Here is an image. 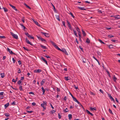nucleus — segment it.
I'll return each instance as SVG.
<instances>
[{
  "label": "nucleus",
  "mask_w": 120,
  "mask_h": 120,
  "mask_svg": "<svg viewBox=\"0 0 120 120\" xmlns=\"http://www.w3.org/2000/svg\"><path fill=\"white\" fill-rule=\"evenodd\" d=\"M50 42L52 43V45H53L56 49H57L59 50H61V49L59 48L57 45H56L54 42L52 41H50Z\"/></svg>",
  "instance_id": "1"
},
{
  "label": "nucleus",
  "mask_w": 120,
  "mask_h": 120,
  "mask_svg": "<svg viewBox=\"0 0 120 120\" xmlns=\"http://www.w3.org/2000/svg\"><path fill=\"white\" fill-rule=\"evenodd\" d=\"M36 36L39 40H40L42 41H44L45 42H46V40L45 39L43 38L42 37H40V36H38L37 35Z\"/></svg>",
  "instance_id": "2"
},
{
  "label": "nucleus",
  "mask_w": 120,
  "mask_h": 120,
  "mask_svg": "<svg viewBox=\"0 0 120 120\" xmlns=\"http://www.w3.org/2000/svg\"><path fill=\"white\" fill-rule=\"evenodd\" d=\"M11 34L14 38L16 39H18V36L16 34H14L12 32L11 33Z\"/></svg>",
  "instance_id": "3"
},
{
  "label": "nucleus",
  "mask_w": 120,
  "mask_h": 120,
  "mask_svg": "<svg viewBox=\"0 0 120 120\" xmlns=\"http://www.w3.org/2000/svg\"><path fill=\"white\" fill-rule=\"evenodd\" d=\"M41 33L43 35H44L45 36L47 37H49V35L48 34L46 33L43 32H41Z\"/></svg>",
  "instance_id": "4"
},
{
  "label": "nucleus",
  "mask_w": 120,
  "mask_h": 120,
  "mask_svg": "<svg viewBox=\"0 0 120 120\" xmlns=\"http://www.w3.org/2000/svg\"><path fill=\"white\" fill-rule=\"evenodd\" d=\"M109 97V98L111 99V101H113L114 102H115V101L113 98L111 96L110 94H108L107 93Z\"/></svg>",
  "instance_id": "5"
},
{
  "label": "nucleus",
  "mask_w": 120,
  "mask_h": 120,
  "mask_svg": "<svg viewBox=\"0 0 120 120\" xmlns=\"http://www.w3.org/2000/svg\"><path fill=\"white\" fill-rule=\"evenodd\" d=\"M8 51L11 54H13L15 55L16 54L14 53H13L12 51L11 50V49L9 48H7Z\"/></svg>",
  "instance_id": "6"
},
{
  "label": "nucleus",
  "mask_w": 120,
  "mask_h": 120,
  "mask_svg": "<svg viewBox=\"0 0 120 120\" xmlns=\"http://www.w3.org/2000/svg\"><path fill=\"white\" fill-rule=\"evenodd\" d=\"M41 71V70L40 69L36 70L34 71V73H40Z\"/></svg>",
  "instance_id": "7"
},
{
  "label": "nucleus",
  "mask_w": 120,
  "mask_h": 120,
  "mask_svg": "<svg viewBox=\"0 0 120 120\" xmlns=\"http://www.w3.org/2000/svg\"><path fill=\"white\" fill-rule=\"evenodd\" d=\"M9 5L11 7H12V8H13L14 10H15L16 11H18V10H17V9H16V7L11 5L10 4H9Z\"/></svg>",
  "instance_id": "8"
},
{
  "label": "nucleus",
  "mask_w": 120,
  "mask_h": 120,
  "mask_svg": "<svg viewBox=\"0 0 120 120\" xmlns=\"http://www.w3.org/2000/svg\"><path fill=\"white\" fill-rule=\"evenodd\" d=\"M45 82V79H43L41 81V86L43 85V84Z\"/></svg>",
  "instance_id": "9"
},
{
  "label": "nucleus",
  "mask_w": 120,
  "mask_h": 120,
  "mask_svg": "<svg viewBox=\"0 0 120 120\" xmlns=\"http://www.w3.org/2000/svg\"><path fill=\"white\" fill-rule=\"evenodd\" d=\"M41 59L42 60L45 62V63L47 65V62L46 60L45 59V58L43 57H41Z\"/></svg>",
  "instance_id": "10"
},
{
  "label": "nucleus",
  "mask_w": 120,
  "mask_h": 120,
  "mask_svg": "<svg viewBox=\"0 0 120 120\" xmlns=\"http://www.w3.org/2000/svg\"><path fill=\"white\" fill-rule=\"evenodd\" d=\"M82 59L83 63H86V59L83 57H82Z\"/></svg>",
  "instance_id": "11"
},
{
  "label": "nucleus",
  "mask_w": 120,
  "mask_h": 120,
  "mask_svg": "<svg viewBox=\"0 0 120 120\" xmlns=\"http://www.w3.org/2000/svg\"><path fill=\"white\" fill-rule=\"evenodd\" d=\"M40 46L41 47V48L43 49H47V48H46V47L45 46H44L43 45H42L41 44H40Z\"/></svg>",
  "instance_id": "12"
},
{
  "label": "nucleus",
  "mask_w": 120,
  "mask_h": 120,
  "mask_svg": "<svg viewBox=\"0 0 120 120\" xmlns=\"http://www.w3.org/2000/svg\"><path fill=\"white\" fill-rule=\"evenodd\" d=\"M75 28L76 29L77 31H78V34L80 33V32H81L80 31V30H79V28L78 27H76Z\"/></svg>",
  "instance_id": "13"
},
{
  "label": "nucleus",
  "mask_w": 120,
  "mask_h": 120,
  "mask_svg": "<svg viewBox=\"0 0 120 120\" xmlns=\"http://www.w3.org/2000/svg\"><path fill=\"white\" fill-rule=\"evenodd\" d=\"M64 79L66 81L70 79V78L69 77H65Z\"/></svg>",
  "instance_id": "14"
},
{
  "label": "nucleus",
  "mask_w": 120,
  "mask_h": 120,
  "mask_svg": "<svg viewBox=\"0 0 120 120\" xmlns=\"http://www.w3.org/2000/svg\"><path fill=\"white\" fill-rule=\"evenodd\" d=\"M0 75L1 77L2 78H4L5 76V74L4 73H1Z\"/></svg>",
  "instance_id": "15"
},
{
  "label": "nucleus",
  "mask_w": 120,
  "mask_h": 120,
  "mask_svg": "<svg viewBox=\"0 0 120 120\" xmlns=\"http://www.w3.org/2000/svg\"><path fill=\"white\" fill-rule=\"evenodd\" d=\"M107 45L110 49H112L113 47V45Z\"/></svg>",
  "instance_id": "16"
},
{
  "label": "nucleus",
  "mask_w": 120,
  "mask_h": 120,
  "mask_svg": "<svg viewBox=\"0 0 120 120\" xmlns=\"http://www.w3.org/2000/svg\"><path fill=\"white\" fill-rule=\"evenodd\" d=\"M82 32L83 36L84 37L86 36V34L85 33V31L83 30H82Z\"/></svg>",
  "instance_id": "17"
},
{
  "label": "nucleus",
  "mask_w": 120,
  "mask_h": 120,
  "mask_svg": "<svg viewBox=\"0 0 120 120\" xmlns=\"http://www.w3.org/2000/svg\"><path fill=\"white\" fill-rule=\"evenodd\" d=\"M96 107H90V109L92 111H94V110H97L96 109Z\"/></svg>",
  "instance_id": "18"
},
{
  "label": "nucleus",
  "mask_w": 120,
  "mask_h": 120,
  "mask_svg": "<svg viewBox=\"0 0 120 120\" xmlns=\"http://www.w3.org/2000/svg\"><path fill=\"white\" fill-rule=\"evenodd\" d=\"M41 88V89H42V91L43 92L42 94H45V90L43 87H42Z\"/></svg>",
  "instance_id": "19"
},
{
  "label": "nucleus",
  "mask_w": 120,
  "mask_h": 120,
  "mask_svg": "<svg viewBox=\"0 0 120 120\" xmlns=\"http://www.w3.org/2000/svg\"><path fill=\"white\" fill-rule=\"evenodd\" d=\"M63 52L66 55H68V54L67 52L66 51V49H64V50H63Z\"/></svg>",
  "instance_id": "20"
},
{
  "label": "nucleus",
  "mask_w": 120,
  "mask_h": 120,
  "mask_svg": "<svg viewBox=\"0 0 120 120\" xmlns=\"http://www.w3.org/2000/svg\"><path fill=\"white\" fill-rule=\"evenodd\" d=\"M9 105V103H7L6 104L4 105V106L5 108H7Z\"/></svg>",
  "instance_id": "21"
},
{
  "label": "nucleus",
  "mask_w": 120,
  "mask_h": 120,
  "mask_svg": "<svg viewBox=\"0 0 120 120\" xmlns=\"http://www.w3.org/2000/svg\"><path fill=\"white\" fill-rule=\"evenodd\" d=\"M86 42L88 43H90V40L88 38H87L86 41Z\"/></svg>",
  "instance_id": "22"
},
{
  "label": "nucleus",
  "mask_w": 120,
  "mask_h": 120,
  "mask_svg": "<svg viewBox=\"0 0 120 120\" xmlns=\"http://www.w3.org/2000/svg\"><path fill=\"white\" fill-rule=\"evenodd\" d=\"M73 30V31L74 34L76 37H78V36L77 35V33L76 31L74 29Z\"/></svg>",
  "instance_id": "23"
},
{
  "label": "nucleus",
  "mask_w": 120,
  "mask_h": 120,
  "mask_svg": "<svg viewBox=\"0 0 120 120\" xmlns=\"http://www.w3.org/2000/svg\"><path fill=\"white\" fill-rule=\"evenodd\" d=\"M51 4L52 5V6L53 7L54 11L55 12H56V10L54 6L53 5V4L52 3H51Z\"/></svg>",
  "instance_id": "24"
},
{
  "label": "nucleus",
  "mask_w": 120,
  "mask_h": 120,
  "mask_svg": "<svg viewBox=\"0 0 120 120\" xmlns=\"http://www.w3.org/2000/svg\"><path fill=\"white\" fill-rule=\"evenodd\" d=\"M93 58H94V59L95 60H96V61H97L98 62L99 64V65H100V63H99V61L94 56H93Z\"/></svg>",
  "instance_id": "25"
},
{
  "label": "nucleus",
  "mask_w": 120,
  "mask_h": 120,
  "mask_svg": "<svg viewBox=\"0 0 120 120\" xmlns=\"http://www.w3.org/2000/svg\"><path fill=\"white\" fill-rule=\"evenodd\" d=\"M68 116L69 117V119L70 120H71L72 118V115L71 114H69L68 115Z\"/></svg>",
  "instance_id": "26"
},
{
  "label": "nucleus",
  "mask_w": 120,
  "mask_h": 120,
  "mask_svg": "<svg viewBox=\"0 0 120 120\" xmlns=\"http://www.w3.org/2000/svg\"><path fill=\"white\" fill-rule=\"evenodd\" d=\"M78 8L80 10H86L85 8H84V7H78Z\"/></svg>",
  "instance_id": "27"
},
{
  "label": "nucleus",
  "mask_w": 120,
  "mask_h": 120,
  "mask_svg": "<svg viewBox=\"0 0 120 120\" xmlns=\"http://www.w3.org/2000/svg\"><path fill=\"white\" fill-rule=\"evenodd\" d=\"M115 19H119L120 18V16L119 15H118L117 16H115Z\"/></svg>",
  "instance_id": "28"
},
{
  "label": "nucleus",
  "mask_w": 120,
  "mask_h": 120,
  "mask_svg": "<svg viewBox=\"0 0 120 120\" xmlns=\"http://www.w3.org/2000/svg\"><path fill=\"white\" fill-rule=\"evenodd\" d=\"M2 9H4V11L5 12H7L8 11V10L6 8L3 7Z\"/></svg>",
  "instance_id": "29"
},
{
  "label": "nucleus",
  "mask_w": 120,
  "mask_h": 120,
  "mask_svg": "<svg viewBox=\"0 0 120 120\" xmlns=\"http://www.w3.org/2000/svg\"><path fill=\"white\" fill-rule=\"evenodd\" d=\"M33 21L35 22V23L38 26H39L40 25L39 24L38 22H37L34 21V20H33Z\"/></svg>",
  "instance_id": "30"
},
{
  "label": "nucleus",
  "mask_w": 120,
  "mask_h": 120,
  "mask_svg": "<svg viewBox=\"0 0 120 120\" xmlns=\"http://www.w3.org/2000/svg\"><path fill=\"white\" fill-rule=\"evenodd\" d=\"M117 79V78L116 77L115 75H114L113 77V80L115 82Z\"/></svg>",
  "instance_id": "31"
},
{
  "label": "nucleus",
  "mask_w": 120,
  "mask_h": 120,
  "mask_svg": "<svg viewBox=\"0 0 120 120\" xmlns=\"http://www.w3.org/2000/svg\"><path fill=\"white\" fill-rule=\"evenodd\" d=\"M56 18L59 21H60V17H59V15H57V16L56 15Z\"/></svg>",
  "instance_id": "32"
},
{
  "label": "nucleus",
  "mask_w": 120,
  "mask_h": 120,
  "mask_svg": "<svg viewBox=\"0 0 120 120\" xmlns=\"http://www.w3.org/2000/svg\"><path fill=\"white\" fill-rule=\"evenodd\" d=\"M24 5H25L27 8H29L30 9H31V8L29 7V6L27 5L25 3Z\"/></svg>",
  "instance_id": "33"
},
{
  "label": "nucleus",
  "mask_w": 120,
  "mask_h": 120,
  "mask_svg": "<svg viewBox=\"0 0 120 120\" xmlns=\"http://www.w3.org/2000/svg\"><path fill=\"white\" fill-rule=\"evenodd\" d=\"M20 25L22 26V27L23 28L24 30L25 29H26V27L24 26L22 24H20Z\"/></svg>",
  "instance_id": "34"
},
{
  "label": "nucleus",
  "mask_w": 120,
  "mask_h": 120,
  "mask_svg": "<svg viewBox=\"0 0 120 120\" xmlns=\"http://www.w3.org/2000/svg\"><path fill=\"white\" fill-rule=\"evenodd\" d=\"M99 41L101 43H102L103 44H105V43L102 41L101 39H98Z\"/></svg>",
  "instance_id": "35"
},
{
  "label": "nucleus",
  "mask_w": 120,
  "mask_h": 120,
  "mask_svg": "<svg viewBox=\"0 0 120 120\" xmlns=\"http://www.w3.org/2000/svg\"><path fill=\"white\" fill-rule=\"evenodd\" d=\"M5 115L7 116V117H9L10 116V115L9 113H5Z\"/></svg>",
  "instance_id": "36"
},
{
  "label": "nucleus",
  "mask_w": 120,
  "mask_h": 120,
  "mask_svg": "<svg viewBox=\"0 0 120 120\" xmlns=\"http://www.w3.org/2000/svg\"><path fill=\"white\" fill-rule=\"evenodd\" d=\"M108 37L109 38H111L112 37H114V36L112 35L111 34H109L108 35Z\"/></svg>",
  "instance_id": "37"
},
{
  "label": "nucleus",
  "mask_w": 120,
  "mask_h": 120,
  "mask_svg": "<svg viewBox=\"0 0 120 120\" xmlns=\"http://www.w3.org/2000/svg\"><path fill=\"white\" fill-rule=\"evenodd\" d=\"M32 35L31 36L30 35L28 37L29 38H30V39H34V37H33L32 36Z\"/></svg>",
  "instance_id": "38"
},
{
  "label": "nucleus",
  "mask_w": 120,
  "mask_h": 120,
  "mask_svg": "<svg viewBox=\"0 0 120 120\" xmlns=\"http://www.w3.org/2000/svg\"><path fill=\"white\" fill-rule=\"evenodd\" d=\"M17 81V79L15 80L14 79H13L12 80V82H14L15 83Z\"/></svg>",
  "instance_id": "39"
},
{
  "label": "nucleus",
  "mask_w": 120,
  "mask_h": 120,
  "mask_svg": "<svg viewBox=\"0 0 120 120\" xmlns=\"http://www.w3.org/2000/svg\"><path fill=\"white\" fill-rule=\"evenodd\" d=\"M109 112L110 113H111L112 114H113V113H112V110L110 109H109Z\"/></svg>",
  "instance_id": "40"
},
{
  "label": "nucleus",
  "mask_w": 120,
  "mask_h": 120,
  "mask_svg": "<svg viewBox=\"0 0 120 120\" xmlns=\"http://www.w3.org/2000/svg\"><path fill=\"white\" fill-rule=\"evenodd\" d=\"M69 14L71 15L72 17L73 18H74L75 17V16L73 15V14L71 12H70V13H69Z\"/></svg>",
  "instance_id": "41"
},
{
  "label": "nucleus",
  "mask_w": 120,
  "mask_h": 120,
  "mask_svg": "<svg viewBox=\"0 0 120 120\" xmlns=\"http://www.w3.org/2000/svg\"><path fill=\"white\" fill-rule=\"evenodd\" d=\"M22 82V81L21 80H20L19 81H18L17 82V83L19 85Z\"/></svg>",
  "instance_id": "42"
},
{
  "label": "nucleus",
  "mask_w": 120,
  "mask_h": 120,
  "mask_svg": "<svg viewBox=\"0 0 120 120\" xmlns=\"http://www.w3.org/2000/svg\"><path fill=\"white\" fill-rule=\"evenodd\" d=\"M63 111L65 112H68V109L67 108H66L65 109H64V110Z\"/></svg>",
  "instance_id": "43"
},
{
  "label": "nucleus",
  "mask_w": 120,
  "mask_h": 120,
  "mask_svg": "<svg viewBox=\"0 0 120 120\" xmlns=\"http://www.w3.org/2000/svg\"><path fill=\"white\" fill-rule=\"evenodd\" d=\"M72 98H73V100L75 102H76L77 100L76 98L74 97H73Z\"/></svg>",
  "instance_id": "44"
},
{
  "label": "nucleus",
  "mask_w": 120,
  "mask_h": 120,
  "mask_svg": "<svg viewBox=\"0 0 120 120\" xmlns=\"http://www.w3.org/2000/svg\"><path fill=\"white\" fill-rule=\"evenodd\" d=\"M19 89L20 91L22 90V86H21L19 87Z\"/></svg>",
  "instance_id": "45"
},
{
  "label": "nucleus",
  "mask_w": 120,
  "mask_h": 120,
  "mask_svg": "<svg viewBox=\"0 0 120 120\" xmlns=\"http://www.w3.org/2000/svg\"><path fill=\"white\" fill-rule=\"evenodd\" d=\"M74 87L76 89H77L78 88V86H76L75 85H74Z\"/></svg>",
  "instance_id": "46"
},
{
  "label": "nucleus",
  "mask_w": 120,
  "mask_h": 120,
  "mask_svg": "<svg viewBox=\"0 0 120 120\" xmlns=\"http://www.w3.org/2000/svg\"><path fill=\"white\" fill-rule=\"evenodd\" d=\"M23 49L25 50H26L27 51H29V49H27L26 48H25L24 47H23Z\"/></svg>",
  "instance_id": "47"
},
{
  "label": "nucleus",
  "mask_w": 120,
  "mask_h": 120,
  "mask_svg": "<svg viewBox=\"0 0 120 120\" xmlns=\"http://www.w3.org/2000/svg\"><path fill=\"white\" fill-rule=\"evenodd\" d=\"M5 37L4 36H0V38H5Z\"/></svg>",
  "instance_id": "48"
},
{
  "label": "nucleus",
  "mask_w": 120,
  "mask_h": 120,
  "mask_svg": "<svg viewBox=\"0 0 120 120\" xmlns=\"http://www.w3.org/2000/svg\"><path fill=\"white\" fill-rule=\"evenodd\" d=\"M67 99V98L66 96H65L64 97V98H63V100L64 101H66Z\"/></svg>",
  "instance_id": "49"
},
{
  "label": "nucleus",
  "mask_w": 120,
  "mask_h": 120,
  "mask_svg": "<svg viewBox=\"0 0 120 120\" xmlns=\"http://www.w3.org/2000/svg\"><path fill=\"white\" fill-rule=\"evenodd\" d=\"M62 23L63 25L65 27H66L65 24V22L64 21H63L62 22Z\"/></svg>",
  "instance_id": "50"
},
{
  "label": "nucleus",
  "mask_w": 120,
  "mask_h": 120,
  "mask_svg": "<svg viewBox=\"0 0 120 120\" xmlns=\"http://www.w3.org/2000/svg\"><path fill=\"white\" fill-rule=\"evenodd\" d=\"M18 62L19 65H20L22 64V62L21 61L19 60L18 61Z\"/></svg>",
  "instance_id": "51"
},
{
  "label": "nucleus",
  "mask_w": 120,
  "mask_h": 120,
  "mask_svg": "<svg viewBox=\"0 0 120 120\" xmlns=\"http://www.w3.org/2000/svg\"><path fill=\"white\" fill-rule=\"evenodd\" d=\"M12 60L13 61V64H14L15 62V60L14 59V58H12Z\"/></svg>",
  "instance_id": "52"
},
{
  "label": "nucleus",
  "mask_w": 120,
  "mask_h": 120,
  "mask_svg": "<svg viewBox=\"0 0 120 120\" xmlns=\"http://www.w3.org/2000/svg\"><path fill=\"white\" fill-rule=\"evenodd\" d=\"M27 44H29L31 45H33L32 43H31V42L30 41Z\"/></svg>",
  "instance_id": "53"
},
{
  "label": "nucleus",
  "mask_w": 120,
  "mask_h": 120,
  "mask_svg": "<svg viewBox=\"0 0 120 120\" xmlns=\"http://www.w3.org/2000/svg\"><path fill=\"white\" fill-rule=\"evenodd\" d=\"M27 44H29L31 45H33L32 43H31V42L30 41Z\"/></svg>",
  "instance_id": "54"
},
{
  "label": "nucleus",
  "mask_w": 120,
  "mask_h": 120,
  "mask_svg": "<svg viewBox=\"0 0 120 120\" xmlns=\"http://www.w3.org/2000/svg\"><path fill=\"white\" fill-rule=\"evenodd\" d=\"M58 116L59 119H60L61 118V116L60 115V114L59 113L58 114Z\"/></svg>",
  "instance_id": "55"
},
{
  "label": "nucleus",
  "mask_w": 120,
  "mask_h": 120,
  "mask_svg": "<svg viewBox=\"0 0 120 120\" xmlns=\"http://www.w3.org/2000/svg\"><path fill=\"white\" fill-rule=\"evenodd\" d=\"M44 104V105H47V102L46 101H43V103Z\"/></svg>",
  "instance_id": "56"
},
{
  "label": "nucleus",
  "mask_w": 120,
  "mask_h": 120,
  "mask_svg": "<svg viewBox=\"0 0 120 120\" xmlns=\"http://www.w3.org/2000/svg\"><path fill=\"white\" fill-rule=\"evenodd\" d=\"M56 111L55 110H52L51 111V112L52 114H53L55 112H56Z\"/></svg>",
  "instance_id": "57"
},
{
  "label": "nucleus",
  "mask_w": 120,
  "mask_h": 120,
  "mask_svg": "<svg viewBox=\"0 0 120 120\" xmlns=\"http://www.w3.org/2000/svg\"><path fill=\"white\" fill-rule=\"evenodd\" d=\"M97 53L99 55H101V53L99 51H97Z\"/></svg>",
  "instance_id": "58"
},
{
  "label": "nucleus",
  "mask_w": 120,
  "mask_h": 120,
  "mask_svg": "<svg viewBox=\"0 0 120 120\" xmlns=\"http://www.w3.org/2000/svg\"><path fill=\"white\" fill-rule=\"evenodd\" d=\"M86 113H88V114H89L90 113V112L88 110H87V109H86Z\"/></svg>",
  "instance_id": "59"
},
{
  "label": "nucleus",
  "mask_w": 120,
  "mask_h": 120,
  "mask_svg": "<svg viewBox=\"0 0 120 120\" xmlns=\"http://www.w3.org/2000/svg\"><path fill=\"white\" fill-rule=\"evenodd\" d=\"M4 94V92H0V96H2V95Z\"/></svg>",
  "instance_id": "60"
},
{
  "label": "nucleus",
  "mask_w": 120,
  "mask_h": 120,
  "mask_svg": "<svg viewBox=\"0 0 120 120\" xmlns=\"http://www.w3.org/2000/svg\"><path fill=\"white\" fill-rule=\"evenodd\" d=\"M25 34L28 37L30 35L29 33H25Z\"/></svg>",
  "instance_id": "61"
},
{
  "label": "nucleus",
  "mask_w": 120,
  "mask_h": 120,
  "mask_svg": "<svg viewBox=\"0 0 120 120\" xmlns=\"http://www.w3.org/2000/svg\"><path fill=\"white\" fill-rule=\"evenodd\" d=\"M99 91L101 93H102L103 94L104 92H103V90H102L101 89H100L99 90Z\"/></svg>",
  "instance_id": "62"
},
{
  "label": "nucleus",
  "mask_w": 120,
  "mask_h": 120,
  "mask_svg": "<svg viewBox=\"0 0 120 120\" xmlns=\"http://www.w3.org/2000/svg\"><path fill=\"white\" fill-rule=\"evenodd\" d=\"M56 90L58 92H60V89L57 87L56 88Z\"/></svg>",
  "instance_id": "63"
},
{
  "label": "nucleus",
  "mask_w": 120,
  "mask_h": 120,
  "mask_svg": "<svg viewBox=\"0 0 120 120\" xmlns=\"http://www.w3.org/2000/svg\"><path fill=\"white\" fill-rule=\"evenodd\" d=\"M50 105L51 106V107L52 108V109H54V107L52 105V104L51 103H50Z\"/></svg>",
  "instance_id": "64"
}]
</instances>
